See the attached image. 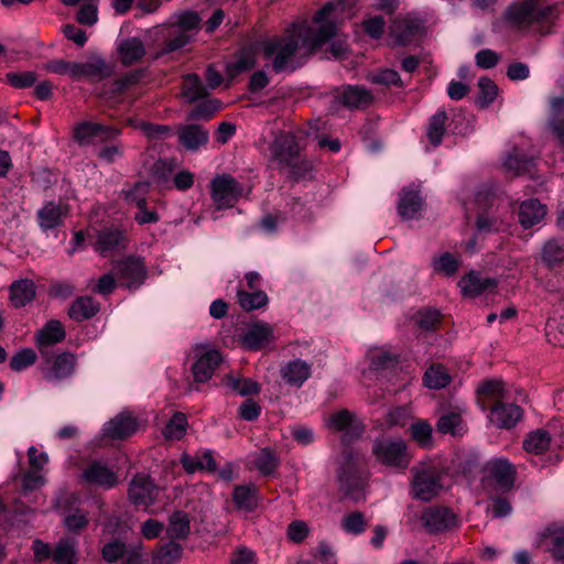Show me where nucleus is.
I'll return each instance as SVG.
<instances>
[{
	"label": "nucleus",
	"instance_id": "f257e3e1",
	"mask_svg": "<svg viewBox=\"0 0 564 564\" xmlns=\"http://www.w3.org/2000/svg\"><path fill=\"white\" fill-rule=\"evenodd\" d=\"M344 3L328 2L311 22L292 24L285 35L263 41L260 48L275 72L288 68L294 56L306 55L335 35Z\"/></svg>",
	"mask_w": 564,
	"mask_h": 564
},
{
	"label": "nucleus",
	"instance_id": "f03ea898",
	"mask_svg": "<svg viewBox=\"0 0 564 564\" xmlns=\"http://www.w3.org/2000/svg\"><path fill=\"white\" fill-rule=\"evenodd\" d=\"M446 468L437 457L427 458L412 467L411 496L421 501H431L445 488Z\"/></svg>",
	"mask_w": 564,
	"mask_h": 564
},
{
	"label": "nucleus",
	"instance_id": "7ed1b4c3",
	"mask_svg": "<svg viewBox=\"0 0 564 564\" xmlns=\"http://www.w3.org/2000/svg\"><path fill=\"white\" fill-rule=\"evenodd\" d=\"M200 17L194 11H185L171 18L164 25L154 28L150 34L163 45L162 53H170L184 46L195 34Z\"/></svg>",
	"mask_w": 564,
	"mask_h": 564
},
{
	"label": "nucleus",
	"instance_id": "20e7f679",
	"mask_svg": "<svg viewBox=\"0 0 564 564\" xmlns=\"http://www.w3.org/2000/svg\"><path fill=\"white\" fill-rule=\"evenodd\" d=\"M554 12V6H544L541 0H522L511 4L505 17L512 26L524 28L535 22L552 19Z\"/></svg>",
	"mask_w": 564,
	"mask_h": 564
},
{
	"label": "nucleus",
	"instance_id": "39448f33",
	"mask_svg": "<svg viewBox=\"0 0 564 564\" xmlns=\"http://www.w3.org/2000/svg\"><path fill=\"white\" fill-rule=\"evenodd\" d=\"M372 454L380 464L399 470L406 469L412 459L408 444L402 438L376 440L372 445Z\"/></svg>",
	"mask_w": 564,
	"mask_h": 564
},
{
	"label": "nucleus",
	"instance_id": "423d86ee",
	"mask_svg": "<svg viewBox=\"0 0 564 564\" xmlns=\"http://www.w3.org/2000/svg\"><path fill=\"white\" fill-rule=\"evenodd\" d=\"M210 195L217 209L231 208L245 195V188L232 176L221 174L213 178Z\"/></svg>",
	"mask_w": 564,
	"mask_h": 564
},
{
	"label": "nucleus",
	"instance_id": "0eeeda50",
	"mask_svg": "<svg viewBox=\"0 0 564 564\" xmlns=\"http://www.w3.org/2000/svg\"><path fill=\"white\" fill-rule=\"evenodd\" d=\"M424 33L423 21L413 14L398 17L392 20L389 28V40L392 45H409Z\"/></svg>",
	"mask_w": 564,
	"mask_h": 564
},
{
	"label": "nucleus",
	"instance_id": "6e6552de",
	"mask_svg": "<svg viewBox=\"0 0 564 564\" xmlns=\"http://www.w3.org/2000/svg\"><path fill=\"white\" fill-rule=\"evenodd\" d=\"M337 474L340 488L346 496L354 501H359L365 497L366 478L350 454L345 455Z\"/></svg>",
	"mask_w": 564,
	"mask_h": 564
},
{
	"label": "nucleus",
	"instance_id": "1a4fd4ad",
	"mask_svg": "<svg viewBox=\"0 0 564 564\" xmlns=\"http://www.w3.org/2000/svg\"><path fill=\"white\" fill-rule=\"evenodd\" d=\"M194 364L192 373L196 382L204 383L208 381L216 368L221 364L223 356L207 344H198L193 348Z\"/></svg>",
	"mask_w": 564,
	"mask_h": 564
},
{
	"label": "nucleus",
	"instance_id": "9d476101",
	"mask_svg": "<svg viewBox=\"0 0 564 564\" xmlns=\"http://www.w3.org/2000/svg\"><path fill=\"white\" fill-rule=\"evenodd\" d=\"M278 338L275 327L263 321L250 323L240 334L242 347L251 351L262 350L272 345Z\"/></svg>",
	"mask_w": 564,
	"mask_h": 564
},
{
	"label": "nucleus",
	"instance_id": "9b49d317",
	"mask_svg": "<svg viewBox=\"0 0 564 564\" xmlns=\"http://www.w3.org/2000/svg\"><path fill=\"white\" fill-rule=\"evenodd\" d=\"M485 471V486L494 485L499 491H507L512 488L516 469L508 459L502 457L491 458L487 462Z\"/></svg>",
	"mask_w": 564,
	"mask_h": 564
},
{
	"label": "nucleus",
	"instance_id": "f8f14e48",
	"mask_svg": "<svg viewBox=\"0 0 564 564\" xmlns=\"http://www.w3.org/2000/svg\"><path fill=\"white\" fill-rule=\"evenodd\" d=\"M88 238L94 239L93 246L95 251L104 257L124 246V235L115 226H105L102 228L91 226L88 229Z\"/></svg>",
	"mask_w": 564,
	"mask_h": 564
},
{
	"label": "nucleus",
	"instance_id": "ddd939ff",
	"mask_svg": "<svg viewBox=\"0 0 564 564\" xmlns=\"http://www.w3.org/2000/svg\"><path fill=\"white\" fill-rule=\"evenodd\" d=\"M139 421L128 411H122L104 423L100 436L105 440H124L133 435L139 429Z\"/></svg>",
	"mask_w": 564,
	"mask_h": 564
},
{
	"label": "nucleus",
	"instance_id": "4468645a",
	"mask_svg": "<svg viewBox=\"0 0 564 564\" xmlns=\"http://www.w3.org/2000/svg\"><path fill=\"white\" fill-rule=\"evenodd\" d=\"M119 130L98 122L83 121L74 127V139L82 145L104 142L116 138Z\"/></svg>",
	"mask_w": 564,
	"mask_h": 564
},
{
	"label": "nucleus",
	"instance_id": "2eb2a0df",
	"mask_svg": "<svg viewBox=\"0 0 564 564\" xmlns=\"http://www.w3.org/2000/svg\"><path fill=\"white\" fill-rule=\"evenodd\" d=\"M84 482L105 489L113 488L118 484L117 471L108 463L96 459L90 462L82 473Z\"/></svg>",
	"mask_w": 564,
	"mask_h": 564
},
{
	"label": "nucleus",
	"instance_id": "dca6fc26",
	"mask_svg": "<svg viewBox=\"0 0 564 564\" xmlns=\"http://www.w3.org/2000/svg\"><path fill=\"white\" fill-rule=\"evenodd\" d=\"M313 365L301 358H293L282 362L279 375L284 384L301 388L311 378Z\"/></svg>",
	"mask_w": 564,
	"mask_h": 564
},
{
	"label": "nucleus",
	"instance_id": "f3484780",
	"mask_svg": "<svg viewBox=\"0 0 564 564\" xmlns=\"http://www.w3.org/2000/svg\"><path fill=\"white\" fill-rule=\"evenodd\" d=\"M115 269L121 284L129 289L140 286L147 278V270L140 258L127 257Z\"/></svg>",
	"mask_w": 564,
	"mask_h": 564
},
{
	"label": "nucleus",
	"instance_id": "a211bd4d",
	"mask_svg": "<svg viewBox=\"0 0 564 564\" xmlns=\"http://www.w3.org/2000/svg\"><path fill=\"white\" fill-rule=\"evenodd\" d=\"M159 488L145 475H137L129 487L130 501L140 508L148 509L155 500Z\"/></svg>",
	"mask_w": 564,
	"mask_h": 564
},
{
	"label": "nucleus",
	"instance_id": "6ab92c4d",
	"mask_svg": "<svg viewBox=\"0 0 564 564\" xmlns=\"http://www.w3.org/2000/svg\"><path fill=\"white\" fill-rule=\"evenodd\" d=\"M326 425L332 431L343 432L345 440L358 437L362 433V426L356 416L348 410H339L326 419Z\"/></svg>",
	"mask_w": 564,
	"mask_h": 564
},
{
	"label": "nucleus",
	"instance_id": "aec40b11",
	"mask_svg": "<svg viewBox=\"0 0 564 564\" xmlns=\"http://www.w3.org/2000/svg\"><path fill=\"white\" fill-rule=\"evenodd\" d=\"M423 525L430 532H442L456 524V517L447 508L430 507L421 516Z\"/></svg>",
	"mask_w": 564,
	"mask_h": 564
},
{
	"label": "nucleus",
	"instance_id": "412c9836",
	"mask_svg": "<svg viewBox=\"0 0 564 564\" xmlns=\"http://www.w3.org/2000/svg\"><path fill=\"white\" fill-rule=\"evenodd\" d=\"M271 153L281 164L291 166L300 153V145L293 134H281L272 143Z\"/></svg>",
	"mask_w": 564,
	"mask_h": 564
},
{
	"label": "nucleus",
	"instance_id": "4be33fe9",
	"mask_svg": "<svg viewBox=\"0 0 564 564\" xmlns=\"http://www.w3.org/2000/svg\"><path fill=\"white\" fill-rule=\"evenodd\" d=\"M547 215L546 205L536 198L523 200L519 206L518 219L524 229L540 225Z\"/></svg>",
	"mask_w": 564,
	"mask_h": 564
},
{
	"label": "nucleus",
	"instance_id": "5701e85b",
	"mask_svg": "<svg viewBox=\"0 0 564 564\" xmlns=\"http://www.w3.org/2000/svg\"><path fill=\"white\" fill-rule=\"evenodd\" d=\"M423 205L417 185H409L401 189L398 202V213L403 219L415 218Z\"/></svg>",
	"mask_w": 564,
	"mask_h": 564
},
{
	"label": "nucleus",
	"instance_id": "b1692460",
	"mask_svg": "<svg viewBox=\"0 0 564 564\" xmlns=\"http://www.w3.org/2000/svg\"><path fill=\"white\" fill-rule=\"evenodd\" d=\"M522 417V410L520 406L512 403H497L490 411L489 421L503 429L514 426Z\"/></svg>",
	"mask_w": 564,
	"mask_h": 564
},
{
	"label": "nucleus",
	"instance_id": "393cba45",
	"mask_svg": "<svg viewBox=\"0 0 564 564\" xmlns=\"http://www.w3.org/2000/svg\"><path fill=\"white\" fill-rule=\"evenodd\" d=\"M534 164L535 160L532 156H528L523 150L519 148H512L506 153L502 160L505 171L512 176L530 173Z\"/></svg>",
	"mask_w": 564,
	"mask_h": 564
},
{
	"label": "nucleus",
	"instance_id": "a878e982",
	"mask_svg": "<svg viewBox=\"0 0 564 564\" xmlns=\"http://www.w3.org/2000/svg\"><path fill=\"white\" fill-rule=\"evenodd\" d=\"M458 285L464 296L475 297L484 292L492 291L497 282L494 279L482 278L480 273L469 272L459 280Z\"/></svg>",
	"mask_w": 564,
	"mask_h": 564
},
{
	"label": "nucleus",
	"instance_id": "bb28decb",
	"mask_svg": "<svg viewBox=\"0 0 564 564\" xmlns=\"http://www.w3.org/2000/svg\"><path fill=\"white\" fill-rule=\"evenodd\" d=\"M67 214L63 204L48 202L37 212L39 225L43 230L54 229L62 225Z\"/></svg>",
	"mask_w": 564,
	"mask_h": 564
},
{
	"label": "nucleus",
	"instance_id": "cd10ccee",
	"mask_svg": "<svg viewBox=\"0 0 564 564\" xmlns=\"http://www.w3.org/2000/svg\"><path fill=\"white\" fill-rule=\"evenodd\" d=\"M80 79H104L113 72V66L98 55L90 56L86 62H79Z\"/></svg>",
	"mask_w": 564,
	"mask_h": 564
},
{
	"label": "nucleus",
	"instance_id": "c85d7f7f",
	"mask_svg": "<svg viewBox=\"0 0 564 564\" xmlns=\"http://www.w3.org/2000/svg\"><path fill=\"white\" fill-rule=\"evenodd\" d=\"M178 141L188 151H197L207 143L208 132L200 126L188 124L178 130Z\"/></svg>",
	"mask_w": 564,
	"mask_h": 564
},
{
	"label": "nucleus",
	"instance_id": "c756f323",
	"mask_svg": "<svg viewBox=\"0 0 564 564\" xmlns=\"http://www.w3.org/2000/svg\"><path fill=\"white\" fill-rule=\"evenodd\" d=\"M117 50L120 61L126 65L140 61L145 54L143 42L134 36L120 40Z\"/></svg>",
	"mask_w": 564,
	"mask_h": 564
},
{
	"label": "nucleus",
	"instance_id": "7c9ffc66",
	"mask_svg": "<svg viewBox=\"0 0 564 564\" xmlns=\"http://www.w3.org/2000/svg\"><path fill=\"white\" fill-rule=\"evenodd\" d=\"M50 367L46 369L48 379H64L70 376L75 367V357L69 352H62L48 360Z\"/></svg>",
	"mask_w": 564,
	"mask_h": 564
},
{
	"label": "nucleus",
	"instance_id": "2f4dec72",
	"mask_svg": "<svg viewBox=\"0 0 564 564\" xmlns=\"http://www.w3.org/2000/svg\"><path fill=\"white\" fill-rule=\"evenodd\" d=\"M508 226V219L502 218L496 208L489 207L477 217V230L479 232H498Z\"/></svg>",
	"mask_w": 564,
	"mask_h": 564
},
{
	"label": "nucleus",
	"instance_id": "473e14b6",
	"mask_svg": "<svg viewBox=\"0 0 564 564\" xmlns=\"http://www.w3.org/2000/svg\"><path fill=\"white\" fill-rule=\"evenodd\" d=\"M431 267L435 274L449 278L455 275L458 271L460 267V259L454 253L442 252L432 258Z\"/></svg>",
	"mask_w": 564,
	"mask_h": 564
},
{
	"label": "nucleus",
	"instance_id": "72a5a7b5",
	"mask_svg": "<svg viewBox=\"0 0 564 564\" xmlns=\"http://www.w3.org/2000/svg\"><path fill=\"white\" fill-rule=\"evenodd\" d=\"M65 338V329L61 322L56 319L48 321L45 326L36 334V344L40 349L57 344Z\"/></svg>",
	"mask_w": 564,
	"mask_h": 564
},
{
	"label": "nucleus",
	"instance_id": "f704fd0d",
	"mask_svg": "<svg viewBox=\"0 0 564 564\" xmlns=\"http://www.w3.org/2000/svg\"><path fill=\"white\" fill-rule=\"evenodd\" d=\"M221 383L231 392L242 397L258 394L260 391L258 382L251 379L237 377L232 373L226 375L223 378Z\"/></svg>",
	"mask_w": 564,
	"mask_h": 564
},
{
	"label": "nucleus",
	"instance_id": "c9c22d12",
	"mask_svg": "<svg viewBox=\"0 0 564 564\" xmlns=\"http://www.w3.org/2000/svg\"><path fill=\"white\" fill-rule=\"evenodd\" d=\"M552 443L550 433L543 429H538L528 434L523 441V448L532 455H541L545 453Z\"/></svg>",
	"mask_w": 564,
	"mask_h": 564
},
{
	"label": "nucleus",
	"instance_id": "e433bc0d",
	"mask_svg": "<svg viewBox=\"0 0 564 564\" xmlns=\"http://www.w3.org/2000/svg\"><path fill=\"white\" fill-rule=\"evenodd\" d=\"M99 311V303L91 296H80L69 307V317L80 322L95 316Z\"/></svg>",
	"mask_w": 564,
	"mask_h": 564
},
{
	"label": "nucleus",
	"instance_id": "4c0bfd02",
	"mask_svg": "<svg viewBox=\"0 0 564 564\" xmlns=\"http://www.w3.org/2000/svg\"><path fill=\"white\" fill-rule=\"evenodd\" d=\"M35 296V285L31 280H20L10 288V300L15 307H21L31 302Z\"/></svg>",
	"mask_w": 564,
	"mask_h": 564
},
{
	"label": "nucleus",
	"instance_id": "58836bf2",
	"mask_svg": "<svg viewBox=\"0 0 564 564\" xmlns=\"http://www.w3.org/2000/svg\"><path fill=\"white\" fill-rule=\"evenodd\" d=\"M234 501L237 508L240 510H253L258 505L257 488L253 485H242L236 487L234 491Z\"/></svg>",
	"mask_w": 564,
	"mask_h": 564
},
{
	"label": "nucleus",
	"instance_id": "ea45409f",
	"mask_svg": "<svg viewBox=\"0 0 564 564\" xmlns=\"http://www.w3.org/2000/svg\"><path fill=\"white\" fill-rule=\"evenodd\" d=\"M238 303L245 311H254L268 304V295L261 290L247 291L242 288L237 292Z\"/></svg>",
	"mask_w": 564,
	"mask_h": 564
},
{
	"label": "nucleus",
	"instance_id": "a19ab883",
	"mask_svg": "<svg viewBox=\"0 0 564 564\" xmlns=\"http://www.w3.org/2000/svg\"><path fill=\"white\" fill-rule=\"evenodd\" d=\"M371 99V94L359 86H348L341 93L343 102L350 108L365 107Z\"/></svg>",
	"mask_w": 564,
	"mask_h": 564
},
{
	"label": "nucleus",
	"instance_id": "79ce46f5",
	"mask_svg": "<svg viewBox=\"0 0 564 564\" xmlns=\"http://www.w3.org/2000/svg\"><path fill=\"white\" fill-rule=\"evenodd\" d=\"M53 561L56 564H76V543L72 539H62L53 552Z\"/></svg>",
	"mask_w": 564,
	"mask_h": 564
},
{
	"label": "nucleus",
	"instance_id": "37998d69",
	"mask_svg": "<svg viewBox=\"0 0 564 564\" xmlns=\"http://www.w3.org/2000/svg\"><path fill=\"white\" fill-rule=\"evenodd\" d=\"M437 430L443 434L462 435L464 425L460 414L455 411L442 414L437 422Z\"/></svg>",
	"mask_w": 564,
	"mask_h": 564
},
{
	"label": "nucleus",
	"instance_id": "c03bdc74",
	"mask_svg": "<svg viewBox=\"0 0 564 564\" xmlns=\"http://www.w3.org/2000/svg\"><path fill=\"white\" fill-rule=\"evenodd\" d=\"M411 437L423 448H430L433 445L432 425L424 420H419L410 426Z\"/></svg>",
	"mask_w": 564,
	"mask_h": 564
},
{
	"label": "nucleus",
	"instance_id": "a18cd8bd",
	"mask_svg": "<svg viewBox=\"0 0 564 564\" xmlns=\"http://www.w3.org/2000/svg\"><path fill=\"white\" fill-rule=\"evenodd\" d=\"M451 381V376L441 365L431 366L424 373V384L429 389L445 388Z\"/></svg>",
	"mask_w": 564,
	"mask_h": 564
},
{
	"label": "nucleus",
	"instance_id": "49530a36",
	"mask_svg": "<svg viewBox=\"0 0 564 564\" xmlns=\"http://www.w3.org/2000/svg\"><path fill=\"white\" fill-rule=\"evenodd\" d=\"M447 119L446 112L443 110L437 111L431 119L426 130L429 141L437 147L441 144L444 132L445 121Z\"/></svg>",
	"mask_w": 564,
	"mask_h": 564
},
{
	"label": "nucleus",
	"instance_id": "de8ad7c7",
	"mask_svg": "<svg viewBox=\"0 0 564 564\" xmlns=\"http://www.w3.org/2000/svg\"><path fill=\"white\" fill-rule=\"evenodd\" d=\"M250 464H252L261 474L270 475L278 466V458L272 452L264 448L254 453L250 457Z\"/></svg>",
	"mask_w": 564,
	"mask_h": 564
},
{
	"label": "nucleus",
	"instance_id": "09e8293b",
	"mask_svg": "<svg viewBox=\"0 0 564 564\" xmlns=\"http://www.w3.org/2000/svg\"><path fill=\"white\" fill-rule=\"evenodd\" d=\"M44 68L47 72L57 75H67L75 80H80L79 62H67L64 59H54L45 64Z\"/></svg>",
	"mask_w": 564,
	"mask_h": 564
},
{
	"label": "nucleus",
	"instance_id": "8fccbe9b",
	"mask_svg": "<svg viewBox=\"0 0 564 564\" xmlns=\"http://www.w3.org/2000/svg\"><path fill=\"white\" fill-rule=\"evenodd\" d=\"M189 532V520L186 513L177 511L170 518L166 533L172 539H185Z\"/></svg>",
	"mask_w": 564,
	"mask_h": 564
},
{
	"label": "nucleus",
	"instance_id": "3c124183",
	"mask_svg": "<svg viewBox=\"0 0 564 564\" xmlns=\"http://www.w3.org/2000/svg\"><path fill=\"white\" fill-rule=\"evenodd\" d=\"M187 427L186 416L183 413H175L163 429V436L166 440H181Z\"/></svg>",
	"mask_w": 564,
	"mask_h": 564
},
{
	"label": "nucleus",
	"instance_id": "603ef678",
	"mask_svg": "<svg viewBox=\"0 0 564 564\" xmlns=\"http://www.w3.org/2000/svg\"><path fill=\"white\" fill-rule=\"evenodd\" d=\"M206 95V89L199 77L195 74H188L183 82V96L188 101H195Z\"/></svg>",
	"mask_w": 564,
	"mask_h": 564
},
{
	"label": "nucleus",
	"instance_id": "864d4df0",
	"mask_svg": "<svg viewBox=\"0 0 564 564\" xmlns=\"http://www.w3.org/2000/svg\"><path fill=\"white\" fill-rule=\"evenodd\" d=\"M182 554V547L175 542L163 544L153 557L154 564H175Z\"/></svg>",
	"mask_w": 564,
	"mask_h": 564
},
{
	"label": "nucleus",
	"instance_id": "5fc2aeb1",
	"mask_svg": "<svg viewBox=\"0 0 564 564\" xmlns=\"http://www.w3.org/2000/svg\"><path fill=\"white\" fill-rule=\"evenodd\" d=\"M343 530L352 535L361 534L367 528V521L361 512H351L341 520Z\"/></svg>",
	"mask_w": 564,
	"mask_h": 564
},
{
	"label": "nucleus",
	"instance_id": "6e6d98bb",
	"mask_svg": "<svg viewBox=\"0 0 564 564\" xmlns=\"http://www.w3.org/2000/svg\"><path fill=\"white\" fill-rule=\"evenodd\" d=\"M480 107H488L498 96L497 85L488 77H481L478 82Z\"/></svg>",
	"mask_w": 564,
	"mask_h": 564
},
{
	"label": "nucleus",
	"instance_id": "4d7b16f0",
	"mask_svg": "<svg viewBox=\"0 0 564 564\" xmlns=\"http://www.w3.org/2000/svg\"><path fill=\"white\" fill-rule=\"evenodd\" d=\"M477 392L478 394L492 400L503 399L506 397L503 383L499 379L485 380L478 387Z\"/></svg>",
	"mask_w": 564,
	"mask_h": 564
},
{
	"label": "nucleus",
	"instance_id": "13d9d810",
	"mask_svg": "<svg viewBox=\"0 0 564 564\" xmlns=\"http://www.w3.org/2000/svg\"><path fill=\"white\" fill-rule=\"evenodd\" d=\"M397 361L394 354L388 350H378L371 356L370 367L373 371L380 372L394 367Z\"/></svg>",
	"mask_w": 564,
	"mask_h": 564
},
{
	"label": "nucleus",
	"instance_id": "bf43d9fd",
	"mask_svg": "<svg viewBox=\"0 0 564 564\" xmlns=\"http://www.w3.org/2000/svg\"><path fill=\"white\" fill-rule=\"evenodd\" d=\"M36 355L32 349H22L10 360V368L13 371H22L35 362Z\"/></svg>",
	"mask_w": 564,
	"mask_h": 564
},
{
	"label": "nucleus",
	"instance_id": "052dcab7",
	"mask_svg": "<svg viewBox=\"0 0 564 564\" xmlns=\"http://www.w3.org/2000/svg\"><path fill=\"white\" fill-rule=\"evenodd\" d=\"M547 540V549L553 556L558 560H564V528L550 531Z\"/></svg>",
	"mask_w": 564,
	"mask_h": 564
},
{
	"label": "nucleus",
	"instance_id": "680f3d73",
	"mask_svg": "<svg viewBox=\"0 0 564 564\" xmlns=\"http://www.w3.org/2000/svg\"><path fill=\"white\" fill-rule=\"evenodd\" d=\"M131 124L151 139H164L169 134V129L165 126H156L142 120H131Z\"/></svg>",
	"mask_w": 564,
	"mask_h": 564
},
{
	"label": "nucleus",
	"instance_id": "e2e57ef3",
	"mask_svg": "<svg viewBox=\"0 0 564 564\" xmlns=\"http://www.w3.org/2000/svg\"><path fill=\"white\" fill-rule=\"evenodd\" d=\"M411 406H398L389 411L387 422L390 426H404L412 417Z\"/></svg>",
	"mask_w": 564,
	"mask_h": 564
},
{
	"label": "nucleus",
	"instance_id": "0e129e2a",
	"mask_svg": "<svg viewBox=\"0 0 564 564\" xmlns=\"http://www.w3.org/2000/svg\"><path fill=\"white\" fill-rule=\"evenodd\" d=\"M97 1L98 0H87L83 3L82 8L77 13V21L82 24L93 25L98 20L97 12Z\"/></svg>",
	"mask_w": 564,
	"mask_h": 564
},
{
	"label": "nucleus",
	"instance_id": "69168bd1",
	"mask_svg": "<svg viewBox=\"0 0 564 564\" xmlns=\"http://www.w3.org/2000/svg\"><path fill=\"white\" fill-rule=\"evenodd\" d=\"M543 260L552 265L564 260V248L555 240L547 241L543 247Z\"/></svg>",
	"mask_w": 564,
	"mask_h": 564
},
{
	"label": "nucleus",
	"instance_id": "338daca9",
	"mask_svg": "<svg viewBox=\"0 0 564 564\" xmlns=\"http://www.w3.org/2000/svg\"><path fill=\"white\" fill-rule=\"evenodd\" d=\"M256 65V54L253 50L246 48L242 50L237 58V61L231 65L232 69H230L231 75L238 74L240 72L248 70Z\"/></svg>",
	"mask_w": 564,
	"mask_h": 564
},
{
	"label": "nucleus",
	"instance_id": "774afa93",
	"mask_svg": "<svg viewBox=\"0 0 564 564\" xmlns=\"http://www.w3.org/2000/svg\"><path fill=\"white\" fill-rule=\"evenodd\" d=\"M8 83L14 88H28L35 84L36 75L33 72L8 73Z\"/></svg>",
	"mask_w": 564,
	"mask_h": 564
}]
</instances>
